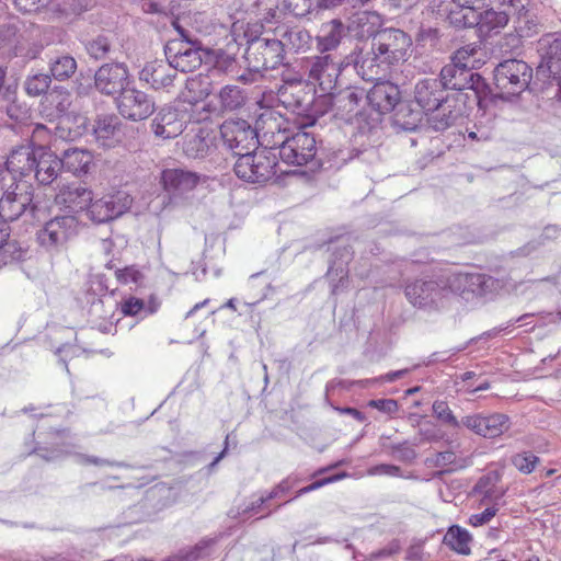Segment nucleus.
<instances>
[{"mask_svg":"<svg viewBox=\"0 0 561 561\" xmlns=\"http://www.w3.org/2000/svg\"><path fill=\"white\" fill-rule=\"evenodd\" d=\"M264 28L259 22H247L242 26V41L244 45L243 60L248 65L244 79L257 82L270 70L286 66L283 44L278 37L264 36Z\"/></svg>","mask_w":561,"mask_h":561,"instance_id":"1","label":"nucleus"},{"mask_svg":"<svg viewBox=\"0 0 561 561\" xmlns=\"http://www.w3.org/2000/svg\"><path fill=\"white\" fill-rule=\"evenodd\" d=\"M381 117L382 115L369 105H365L356 114V117L348 122V124H354L356 127V131L351 139L352 147L333 150L327 156L329 160L333 161L334 164L342 165L355 158L359 159L365 153H374L375 150L370 136L378 130Z\"/></svg>","mask_w":561,"mask_h":561,"instance_id":"2","label":"nucleus"},{"mask_svg":"<svg viewBox=\"0 0 561 561\" xmlns=\"http://www.w3.org/2000/svg\"><path fill=\"white\" fill-rule=\"evenodd\" d=\"M470 57L471 55L463 48L456 50L450 57V62L440 69L438 79L447 92H478L488 95L490 87L484 78L468 65Z\"/></svg>","mask_w":561,"mask_h":561,"instance_id":"3","label":"nucleus"},{"mask_svg":"<svg viewBox=\"0 0 561 561\" xmlns=\"http://www.w3.org/2000/svg\"><path fill=\"white\" fill-rule=\"evenodd\" d=\"M539 61L535 68L534 85H556L554 99L561 102V32L543 34L537 42Z\"/></svg>","mask_w":561,"mask_h":561,"instance_id":"4","label":"nucleus"},{"mask_svg":"<svg viewBox=\"0 0 561 561\" xmlns=\"http://www.w3.org/2000/svg\"><path fill=\"white\" fill-rule=\"evenodd\" d=\"M277 160L295 167L311 165V170L322 168L324 162L322 156L324 150L319 153L318 141L312 133L299 129L291 136L275 147Z\"/></svg>","mask_w":561,"mask_h":561,"instance_id":"5","label":"nucleus"},{"mask_svg":"<svg viewBox=\"0 0 561 561\" xmlns=\"http://www.w3.org/2000/svg\"><path fill=\"white\" fill-rule=\"evenodd\" d=\"M494 84L500 98L508 100L519 96L524 91H531L535 70L523 59L508 58L496 65L493 71Z\"/></svg>","mask_w":561,"mask_h":561,"instance_id":"6","label":"nucleus"},{"mask_svg":"<svg viewBox=\"0 0 561 561\" xmlns=\"http://www.w3.org/2000/svg\"><path fill=\"white\" fill-rule=\"evenodd\" d=\"M277 167L275 147H264L241 154L233 164V172L238 179L247 183L262 185L276 175Z\"/></svg>","mask_w":561,"mask_h":561,"instance_id":"7","label":"nucleus"},{"mask_svg":"<svg viewBox=\"0 0 561 561\" xmlns=\"http://www.w3.org/2000/svg\"><path fill=\"white\" fill-rule=\"evenodd\" d=\"M485 96L478 92H447L436 113L428 117L430 127L435 131L448 129L458 119L468 117L474 105L481 107Z\"/></svg>","mask_w":561,"mask_h":561,"instance_id":"8","label":"nucleus"},{"mask_svg":"<svg viewBox=\"0 0 561 561\" xmlns=\"http://www.w3.org/2000/svg\"><path fill=\"white\" fill-rule=\"evenodd\" d=\"M407 299L416 308L436 311L444 306L450 294L448 275L439 274L431 277L416 278L405 285Z\"/></svg>","mask_w":561,"mask_h":561,"instance_id":"9","label":"nucleus"},{"mask_svg":"<svg viewBox=\"0 0 561 561\" xmlns=\"http://www.w3.org/2000/svg\"><path fill=\"white\" fill-rule=\"evenodd\" d=\"M80 221L73 215L55 216L35 232L38 245L48 253H59L69 240L77 237Z\"/></svg>","mask_w":561,"mask_h":561,"instance_id":"10","label":"nucleus"},{"mask_svg":"<svg viewBox=\"0 0 561 561\" xmlns=\"http://www.w3.org/2000/svg\"><path fill=\"white\" fill-rule=\"evenodd\" d=\"M0 218L9 224L24 215L35 217L38 204L34 202V188L31 184L11 182L8 187L0 186Z\"/></svg>","mask_w":561,"mask_h":561,"instance_id":"11","label":"nucleus"},{"mask_svg":"<svg viewBox=\"0 0 561 561\" xmlns=\"http://www.w3.org/2000/svg\"><path fill=\"white\" fill-rule=\"evenodd\" d=\"M344 62L352 67L356 73L365 81H375L382 79L392 68L385 56L376 49L371 42H364L346 56Z\"/></svg>","mask_w":561,"mask_h":561,"instance_id":"12","label":"nucleus"},{"mask_svg":"<svg viewBox=\"0 0 561 561\" xmlns=\"http://www.w3.org/2000/svg\"><path fill=\"white\" fill-rule=\"evenodd\" d=\"M370 39L378 53L385 56L391 67L399 66L408 60L412 38L403 30L394 27L380 28Z\"/></svg>","mask_w":561,"mask_h":561,"instance_id":"13","label":"nucleus"},{"mask_svg":"<svg viewBox=\"0 0 561 561\" xmlns=\"http://www.w3.org/2000/svg\"><path fill=\"white\" fill-rule=\"evenodd\" d=\"M348 65L344 57L337 59L333 54H320L308 61V77L317 82L323 92H332L341 87L340 77Z\"/></svg>","mask_w":561,"mask_h":561,"instance_id":"14","label":"nucleus"},{"mask_svg":"<svg viewBox=\"0 0 561 561\" xmlns=\"http://www.w3.org/2000/svg\"><path fill=\"white\" fill-rule=\"evenodd\" d=\"M133 203V196L126 191H113L92 199L87 218L95 225L111 222L126 214Z\"/></svg>","mask_w":561,"mask_h":561,"instance_id":"15","label":"nucleus"},{"mask_svg":"<svg viewBox=\"0 0 561 561\" xmlns=\"http://www.w3.org/2000/svg\"><path fill=\"white\" fill-rule=\"evenodd\" d=\"M168 494L169 490L164 485L156 484L147 489L123 512L125 519L130 524L152 520L169 505Z\"/></svg>","mask_w":561,"mask_h":561,"instance_id":"16","label":"nucleus"},{"mask_svg":"<svg viewBox=\"0 0 561 561\" xmlns=\"http://www.w3.org/2000/svg\"><path fill=\"white\" fill-rule=\"evenodd\" d=\"M220 135L224 146L237 159L259 148L256 129L245 119L226 121L220 126Z\"/></svg>","mask_w":561,"mask_h":561,"instance_id":"17","label":"nucleus"},{"mask_svg":"<svg viewBox=\"0 0 561 561\" xmlns=\"http://www.w3.org/2000/svg\"><path fill=\"white\" fill-rule=\"evenodd\" d=\"M131 82L129 69L125 62L103 64L94 73L95 90L106 96H119Z\"/></svg>","mask_w":561,"mask_h":561,"instance_id":"18","label":"nucleus"},{"mask_svg":"<svg viewBox=\"0 0 561 561\" xmlns=\"http://www.w3.org/2000/svg\"><path fill=\"white\" fill-rule=\"evenodd\" d=\"M115 104L118 113L131 122L145 121L156 111L153 98L130 85L116 96Z\"/></svg>","mask_w":561,"mask_h":561,"instance_id":"19","label":"nucleus"},{"mask_svg":"<svg viewBox=\"0 0 561 561\" xmlns=\"http://www.w3.org/2000/svg\"><path fill=\"white\" fill-rule=\"evenodd\" d=\"M164 56L170 66L181 72H193L202 66V64L208 62V54L210 48L204 45L197 46H180V44H164L163 47Z\"/></svg>","mask_w":561,"mask_h":561,"instance_id":"20","label":"nucleus"},{"mask_svg":"<svg viewBox=\"0 0 561 561\" xmlns=\"http://www.w3.org/2000/svg\"><path fill=\"white\" fill-rule=\"evenodd\" d=\"M332 95V108L334 116L348 123L356 114L367 105L366 90L360 87H339L329 92Z\"/></svg>","mask_w":561,"mask_h":561,"instance_id":"21","label":"nucleus"},{"mask_svg":"<svg viewBox=\"0 0 561 561\" xmlns=\"http://www.w3.org/2000/svg\"><path fill=\"white\" fill-rule=\"evenodd\" d=\"M462 426L484 438H496L511 427L510 416L504 413H473L462 417Z\"/></svg>","mask_w":561,"mask_h":561,"instance_id":"22","label":"nucleus"},{"mask_svg":"<svg viewBox=\"0 0 561 561\" xmlns=\"http://www.w3.org/2000/svg\"><path fill=\"white\" fill-rule=\"evenodd\" d=\"M503 5L518 37L528 38L538 33L539 19L531 9V0H504Z\"/></svg>","mask_w":561,"mask_h":561,"instance_id":"23","label":"nucleus"},{"mask_svg":"<svg viewBox=\"0 0 561 561\" xmlns=\"http://www.w3.org/2000/svg\"><path fill=\"white\" fill-rule=\"evenodd\" d=\"M202 175L197 172L181 169H164L160 175V183L171 198H182L199 184Z\"/></svg>","mask_w":561,"mask_h":561,"instance_id":"24","label":"nucleus"},{"mask_svg":"<svg viewBox=\"0 0 561 561\" xmlns=\"http://www.w3.org/2000/svg\"><path fill=\"white\" fill-rule=\"evenodd\" d=\"M488 0H451L445 8L446 20L456 30L472 28L479 25L478 10H482Z\"/></svg>","mask_w":561,"mask_h":561,"instance_id":"25","label":"nucleus"},{"mask_svg":"<svg viewBox=\"0 0 561 561\" xmlns=\"http://www.w3.org/2000/svg\"><path fill=\"white\" fill-rule=\"evenodd\" d=\"M37 147L20 146L11 150L4 162V169L0 168V178L4 174L12 176V182L19 183L33 172Z\"/></svg>","mask_w":561,"mask_h":561,"instance_id":"26","label":"nucleus"},{"mask_svg":"<svg viewBox=\"0 0 561 561\" xmlns=\"http://www.w3.org/2000/svg\"><path fill=\"white\" fill-rule=\"evenodd\" d=\"M62 171V162L50 149L38 146L35 163L33 167V175L41 186L53 184Z\"/></svg>","mask_w":561,"mask_h":561,"instance_id":"27","label":"nucleus"},{"mask_svg":"<svg viewBox=\"0 0 561 561\" xmlns=\"http://www.w3.org/2000/svg\"><path fill=\"white\" fill-rule=\"evenodd\" d=\"M184 115L172 106L162 107L151 122V130L161 139H173L185 129Z\"/></svg>","mask_w":561,"mask_h":561,"instance_id":"28","label":"nucleus"},{"mask_svg":"<svg viewBox=\"0 0 561 561\" xmlns=\"http://www.w3.org/2000/svg\"><path fill=\"white\" fill-rule=\"evenodd\" d=\"M446 93L447 90L438 78H425L416 83L414 99L424 112L435 114Z\"/></svg>","mask_w":561,"mask_h":561,"instance_id":"29","label":"nucleus"},{"mask_svg":"<svg viewBox=\"0 0 561 561\" xmlns=\"http://www.w3.org/2000/svg\"><path fill=\"white\" fill-rule=\"evenodd\" d=\"M226 533L214 537H203L193 546H185L170 554L165 561H207L213 558L217 545L225 538Z\"/></svg>","mask_w":561,"mask_h":561,"instance_id":"30","label":"nucleus"},{"mask_svg":"<svg viewBox=\"0 0 561 561\" xmlns=\"http://www.w3.org/2000/svg\"><path fill=\"white\" fill-rule=\"evenodd\" d=\"M366 101L380 115L393 112L401 101V91L397 84L382 82L375 84L368 92Z\"/></svg>","mask_w":561,"mask_h":561,"instance_id":"31","label":"nucleus"},{"mask_svg":"<svg viewBox=\"0 0 561 561\" xmlns=\"http://www.w3.org/2000/svg\"><path fill=\"white\" fill-rule=\"evenodd\" d=\"M170 62L153 60L145 65L139 72V79L148 83L153 90H167L174 84L178 75Z\"/></svg>","mask_w":561,"mask_h":561,"instance_id":"32","label":"nucleus"},{"mask_svg":"<svg viewBox=\"0 0 561 561\" xmlns=\"http://www.w3.org/2000/svg\"><path fill=\"white\" fill-rule=\"evenodd\" d=\"M348 26H346L341 19H332L322 23L314 37L318 53L332 54L348 35Z\"/></svg>","mask_w":561,"mask_h":561,"instance_id":"33","label":"nucleus"},{"mask_svg":"<svg viewBox=\"0 0 561 561\" xmlns=\"http://www.w3.org/2000/svg\"><path fill=\"white\" fill-rule=\"evenodd\" d=\"M208 61L213 62L214 69L218 72L230 77L242 84H253V81L245 80L248 73V65L241 66L239 59L234 54H229L224 49H211L208 54Z\"/></svg>","mask_w":561,"mask_h":561,"instance_id":"34","label":"nucleus"},{"mask_svg":"<svg viewBox=\"0 0 561 561\" xmlns=\"http://www.w3.org/2000/svg\"><path fill=\"white\" fill-rule=\"evenodd\" d=\"M450 282V294L471 293L476 296H484L490 285L493 283L492 277L480 273H458L448 275Z\"/></svg>","mask_w":561,"mask_h":561,"instance_id":"35","label":"nucleus"},{"mask_svg":"<svg viewBox=\"0 0 561 561\" xmlns=\"http://www.w3.org/2000/svg\"><path fill=\"white\" fill-rule=\"evenodd\" d=\"M122 121L115 114H100L94 119L93 134L96 142L104 148H113L119 141Z\"/></svg>","mask_w":561,"mask_h":561,"instance_id":"36","label":"nucleus"},{"mask_svg":"<svg viewBox=\"0 0 561 561\" xmlns=\"http://www.w3.org/2000/svg\"><path fill=\"white\" fill-rule=\"evenodd\" d=\"M278 34V42L283 44L284 57L286 58V51L294 54H300L308 50L312 43V36L306 28L301 27H289L280 28L276 32Z\"/></svg>","mask_w":561,"mask_h":561,"instance_id":"37","label":"nucleus"},{"mask_svg":"<svg viewBox=\"0 0 561 561\" xmlns=\"http://www.w3.org/2000/svg\"><path fill=\"white\" fill-rule=\"evenodd\" d=\"M59 160L62 162V171L83 176L90 172L93 156L85 149L69 148L62 152Z\"/></svg>","mask_w":561,"mask_h":561,"instance_id":"38","label":"nucleus"},{"mask_svg":"<svg viewBox=\"0 0 561 561\" xmlns=\"http://www.w3.org/2000/svg\"><path fill=\"white\" fill-rule=\"evenodd\" d=\"M211 93V82L207 76L195 75L188 77L185 81L184 90L181 92L180 98L183 102L195 105Z\"/></svg>","mask_w":561,"mask_h":561,"instance_id":"39","label":"nucleus"},{"mask_svg":"<svg viewBox=\"0 0 561 561\" xmlns=\"http://www.w3.org/2000/svg\"><path fill=\"white\" fill-rule=\"evenodd\" d=\"M422 113L407 101H400L393 111L392 124L398 130L415 131L421 124Z\"/></svg>","mask_w":561,"mask_h":561,"instance_id":"40","label":"nucleus"},{"mask_svg":"<svg viewBox=\"0 0 561 561\" xmlns=\"http://www.w3.org/2000/svg\"><path fill=\"white\" fill-rule=\"evenodd\" d=\"M113 39L114 37L110 33H100L81 41V43L87 55L91 59L100 61L110 58L114 51Z\"/></svg>","mask_w":561,"mask_h":561,"instance_id":"41","label":"nucleus"},{"mask_svg":"<svg viewBox=\"0 0 561 561\" xmlns=\"http://www.w3.org/2000/svg\"><path fill=\"white\" fill-rule=\"evenodd\" d=\"M479 25L477 28L482 34H490L493 31H499L505 27L510 22V13L505 10L496 11L493 8H488L486 4L482 10H478Z\"/></svg>","mask_w":561,"mask_h":561,"instance_id":"42","label":"nucleus"},{"mask_svg":"<svg viewBox=\"0 0 561 561\" xmlns=\"http://www.w3.org/2000/svg\"><path fill=\"white\" fill-rule=\"evenodd\" d=\"M62 197L66 206L70 208L71 211H84L87 215L93 199V192L82 185L68 186L62 193Z\"/></svg>","mask_w":561,"mask_h":561,"instance_id":"43","label":"nucleus"},{"mask_svg":"<svg viewBox=\"0 0 561 561\" xmlns=\"http://www.w3.org/2000/svg\"><path fill=\"white\" fill-rule=\"evenodd\" d=\"M48 67L51 78L57 81H65L75 75L78 65L70 54H59L49 58Z\"/></svg>","mask_w":561,"mask_h":561,"instance_id":"44","label":"nucleus"},{"mask_svg":"<svg viewBox=\"0 0 561 561\" xmlns=\"http://www.w3.org/2000/svg\"><path fill=\"white\" fill-rule=\"evenodd\" d=\"M472 540L470 533L459 525H451L443 538V543L459 554L468 556L471 550L469 542Z\"/></svg>","mask_w":561,"mask_h":561,"instance_id":"45","label":"nucleus"},{"mask_svg":"<svg viewBox=\"0 0 561 561\" xmlns=\"http://www.w3.org/2000/svg\"><path fill=\"white\" fill-rule=\"evenodd\" d=\"M103 490L110 491V502L116 506L125 507L133 505V503L141 494L140 488L131 484L127 485H107L102 486Z\"/></svg>","mask_w":561,"mask_h":561,"instance_id":"46","label":"nucleus"},{"mask_svg":"<svg viewBox=\"0 0 561 561\" xmlns=\"http://www.w3.org/2000/svg\"><path fill=\"white\" fill-rule=\"evenodd\" d=\"M211 150V138L204 130L190 137L184 142V152L188 158L202 159L209 154Z\"/></svg>","mask_w":561,"mask_h":561,"instance_id":"47","label":"nucleus"},{"mask_svg":"<svg viewBox=\"0 0 561 561\" xmlns=\"http://www.w3.org/2000/svg\"><path fill=\"white\" fill-rule=\"evenodd\" d=\"M340 242L339 245H336L333 249L332 252V260L330 261V265L341 266V267H348L350 262L354 257V250L351 244V236L344 237H331L328 240V243H336Z\"/></svg>","mask_w":561,"mask_h":561,"instance_id":"48","label":"nucleus"},{"mask_svg":"<svg viewBox=\"0 0 561 561\" xmlns=\"http://www.w3.org/2000/svg\"><path fill=\"white\" fill-rule=\"evenodd\" d=\"M247 101L245 92L238 85L227 84L219 91V102L224 111H237Z\"/></svg>","mask_w":561,"mask_h":561,"instance_id":"49","label":"nucleus"},{"mask_svg":"<svg viewBox=\"0 0 561 561\" xmlns=\"http://www.w3.org/2000/svg\"><path fill=\"white\" fill-rule=\"evenodd\" d=\"M27 249L16 239L8 238L0 247V267L25 260Z\"/></svg>","mask_w":561,"mask_h":561,"instance_id":"50","label":"nucleus"},{"mask_svg":"<svg viewBox=\"0 0 561 561\" xmlns=\"http://www.w3.org/2000/svg\"><path fill=\"white\" fill-rule=\"evenodd\" d=\"M71 94L68 89L64 87H54L45 96V103L56 115L66 114L71 104Z\"/></svg>","mask_w":561,"mask_h":561,"instance_id":"51","label":"nucleus"},{"mask_svg":"<svg viewBox=\"0 0 561 561\" xmlns=\"http://www.w3.org/2000/svg\"><path fill=\"white\" fill-rule=\"evenodd\" d=\"M348 267L329 265V270L325 276L329 279L332 295H339L348 288Z\"/></svg>","mask_w":561,"mask_h":561,"instance_id":"52","label":"nucleus"},{"mask_svg":"<svg viewBox=\"0 0 561 561\" xmlns=\"http://www.w3.org/2000/svg\"><path fill=\"white\" fill-rule=\"evenodd\" d=\"M3 99L7 102L5 113L14 122H23L28 117V108L25 104L15 100V92L10 87L4 89Z\"/></svg>","mask_w":561,"mask_h":561,"instance_id":"53","label":"nucleus"},{"mask_svg":"<svg viewBox=\"0 0 561 561\" xmlns=\"http://www.w3.org/2000/svg\"><path fill=\"white\" fill-rule=\"evenodd\" d=\"M445 436V433L432 421H425L420 425L417 435L413 437L412 445L420 446L425 443H438Z\"/></svg>","mask_w":561,"mask_h":561,"instance_id":"54","label":"nucleus"},{"mask_svg":"<svg viewBox=\"0 0 561 561\" xmlns=\"http://www.w3.org/2000/svg\"><path fill=\"white\" fill-rule=\"evenodd\" d=\"M433 415L448 427L458 430L462 426V419L459 421L450 410L445 400H435L432 404Z\"/></svg>","mask_w":561,"mask_h":561,"instance_id":"55","label":"nucleus"},{"mask_svg":"<svg viewBox=\"0 0 561 561\" xmlns=\"http://www.w3.org/2000/svg\"><path fill=\"white\" fill-rule=\"evenodd\" d=\"M282 10L296 18L318 16L313 0H283Z\"/></svg>","mask_w":561,"mask_h":561,"instance_id":"56","label":"nucleus"},{"mask_svg":"<svg viewBox=\"0 0 561 561\" xmlns=\"http://www.w3.org/2000/svg\"><path fill=\"white\" fill-rule=\"evenodd\" d=\"M51 77L49 73H35L28 76L24 82L25 91L31 96L47 94L50 90Z\"/></svg>","mask_w":561,"mask_h":561,"instance_id":"57","label":"nucleus"},{"mask_svg":"<svg viewBox=\"0 0 561 561\" xmlns=\"http://www.w3.org/2000/svg\"><path fill=\"white\" fill-rule=\"evenodd\" d=\"M511 462L519 472L529 474L536 469L540 459L531 451H522L513 455Z\"/></svg>","mask_w":561,"mask_h":561,"instance_id":"58","label":"nucleus"},{"mask_svg":"<svg viewBox=\"0 0 561 561\" xmlns=\"http://www.w3.org/2000/svg\"><path fill=\"white\" fill-rule=\"evenodd\" d=\"M415 446L412 445V442L403 440L398 444H392L389 446L391 454L402 462L411 463L413 462L416 457L417 453L414 448Z\"/></svg>","mask_w":561,"mask_h":561,"instance_id":"59","label":"nucleus"},{"mask_svg":"<svg viewBox=\"0 0 561 561\" xmlns=\"http://www.w3.org/2000/svg\"><path fill=\"white\" fill-rule=\"evenodd\" d=\"M115 277L121 284H139L144 279V274L137 268L136 265H129L116 268Z\"/></svg>","mask_w":561,"mask_h":561,"instance_id":"60","label":"nucleus"},{"mask_svg":"<svg viewBox=\"0 0 561 561\" xmlns=\"http://www.w3.org/2000/svg\"><path fill=\"white\" fill-rule=\"evenodd\" d=\"M119 310L125 317H136L145 312V301L138 297L129 296L119 302Z\"/></svg>","mask_w":561,"mask_h":561,"instance_id":"61","label":"nucleus"},{"mask_svg":"<svg viewBox=\"0 0 561 561\" xmlns=\"http://www.w3.org/2000/svg\"><path fill=\"white\" fill-rule=\"evenodd\" d=\"M345 477H347L346 472H340V473H336V474H333V476H330V477H325V478L316 480L312 483H310V484L299 489L296 492V495L294 496V500L298 499V497H300V496H302V495H305L307 493L316 491V490H318V489H320V488H322V486H324L327 484L340 481V480H342Z\"/></svg>","mask_w":561,"mask_h":561,"instance_id":"62","label":"nucleus"},{"mask_svg":"<svg viewBox=\"0 0 561 561\" xmlns=\"http://www.w3.org/2000/svg\"><path fill=\"white\" fill-rule=\"evenodd\" d=\"M499 477L495 472L482 476L476 483L473 491L483 494L484 499L494 497L493 486Z\"/></svg>","mask_w":561,"mask_h":561,"instance_id":"63","label":"nucleus"},{"mask_svg":"<svg viewBox=\"0 0 561 561\" xmlns=\"http://www.w3.org/2000/svg\"><path fill=\"white\" fill-rule=\"evenodd\" d=\"M165 44H180L183 47L204 45L202 39L188 28L179 30V34L175 37L170 38Z\"/></svg>","mask_w":561,"mask_h":561,"instance_id":"64","label":"nucleus"}]
</instances>
